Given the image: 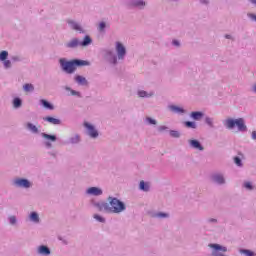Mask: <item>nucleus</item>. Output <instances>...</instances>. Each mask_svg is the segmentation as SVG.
<instances>
[{"label": "nucleus", "instance_id": "nucleus-1", "mask_svg": "<svg viewBox=\"0 0 256 256\" xmlns=\"http://www.w3.org/2000/svg\"><path fill=\"white\" fill-rule=\"evenodd\" d=\"M109 203L101 202L96 204L98 211H106V213H122L125 211V204L117 198H108Z\"/></svg>", "mask_w": 256, "mask_h": 256}, {"label": "nucleus", "instance_id": "nucleus-2", "mask_svg": "<svg viewBox=\"0 0 256 256\" xmlns=\"http://www.w3.org/2000/svg\"><path fill=\"white\" fill-rule=\"evenodd\" d=\"M60 65L62 67V70L65 71V73H68L71 75V73H75L77 70V67H85L86 65H89V62L85 60H71L67 61L65 59H60Z\"/></svg>", "mask_w": 256, "mask_h": 256}, {"label": "nucleus", "instance_id": "nucleus-3", "mask_svg": "<svg viewBox=\"0 0 256 256\" xmlns=\"http://www.w3.org/2000/svg\"><path fill=\"white\" fill-rule=\"evenodd\" d=\"M238 128V131H247V126L245 125V120L243 118L234 119H227L226 120V127L228 129H233V127Z\"/></svg>", "mask_w": 256, "mask_h": 256}, {"label": "nucleus", "instance_id": "nucleus-4", "mask_svg": "<svg viewBox=\"0 0 256 256\" xmlns=\"http://www.w3.org/2000/svg\"><path fill=\"white\" fill-rule=\"evenodd\" d=\"M87 47V45H91V37L85 36L84 41L80 42L77 38L72 39L70 42L66 44V47L70 49H74L75 47Z\"/></svg>", "mask_w": 256, "mask_h": 256}, {"label": "nucleus", "instance_id": "nucleus-5", "mask_svg": "<svg viewBox=\"0 0 256 256\" xmlns=\"http://www.w3.org/2000/svg\"><path fill=\"white\" fill-rule=\"evenodd\" d=\"M116 51L119 59H123V57H125V54L127 53V51L125 50V46H123L121 42L116 43Z\"/></svg>", "mask_w": 256, "mask_h": 256}, {"label": "nucleus", "instance_id": "nucleus-6", "mask_svg": "<svg viewBox=\"0 0 256 256\" xmlns=\"http://www.w3.org/2000/svg\"><path fill=\"white\" fill-rule=\"evenodd\" d=\"M84 127L88 129L90 137H93V138L99 137V133L97 132V130H95V127H93V125L86 122L84 123Z\"/></svg>", "mask_w": 256, "mask_h": 256}, {"label": "nucleus", "instance_id": "nucleus-7", "mask_svg": "<svg viewBox=\"0 0 256 256\" xmlns=\"http://www.w3.org/2000/svg\"><path fill=\"white\" fill-rule=\"evenodd\" d=\"M14 183L18 187H25L26 189H28V187H31V183L28 182L27 179H16Z\"/></svg>", "mask_w": 256, "mask_h": 256}, {"label": "nucleus", "instance_id": "nucleus-8", "mask_svg": "<svg viewBox=\"0 0 256 256\" xmlns=\"http://www.w3.org/2000/svg\"><path fill=\"white\" fill-rule=\"evenodd\" d=\"M88 195H103V191L97 187H91L87 190Z\"/></svg>", "mask_w": 256, "mask_h": 256}, {"label": "nucleus", "instance_id": "nucleus-9", "mask_svg": "<svg viewBox=\"0 0 256 256\" xmlns=\"http://www.w3.org/2000/svg\"><path fill=\"white\" fill-rule=\"evenodd\" d=\"M75 81L78 85H88L87 79L81 75H76Z\"/></svg>", "mask_w": 256, "mask_h": 256}, {"label": "nucleus", "instance_id": "nucleus-10", "mask_svg": "<svg viewBox=\"0 0 256 256\" xmlns=\"http://www.w3.org/2000/svg\"><path fill=\"white\" fill-rule=\"evenodd\" d=\"M44 121H48V123H51L52 125H61V120L51 116L45 117Z\"/></svg>", "mask_w": 256, "mask_h": 256}, {"label": "nucleus", "instance_id": "nucleus-11", "mask_svg": "<svg viewBox=\"0 0 256 256\" xmlns=\"http://www.w3.org/2000/svg\"><path fill=\"white\" fill-rule=\"evenodd\" d=\"M190 145L193 147V149H198V151H203V146H201V143L197 140H190Z\"/></svg>", "mask_w": 256, "mask_h": 256}, {"label": "nucleus", "instance_id": "nucleus-12", "mask_svg": "<svg viewBox=\"0 0 256 256\" xmlns=\"http://www.w3.org/2000/svg\"><path fill=\"white\" fill-rule=\"evenodd\" d=\"M213 181H215V183H218L219 185H223V183H225V178H223V175L221 174H215L213 176Z\"/></svg>", "mask_w": 256, "mask_h": 256}, {"label": "nucleus", "instance_id": "nucleus-13", "mask_svg": "<svg viewBox=\"0 0 256 256\" xmlns=\"http://www.w3.org/2000/svg\"><path fill=\"white\" fill-rule=\"evenodd\" d=\"M209 247H211V249H215V251H223V253L227 252V248L219 244H209Z\"/></svg>", "mask_w": 256, "mask_h": 256}, {"label": "nucleus", "instance_id": "nucleus-14", "mask_svg": "<svg viewBox=\"0 0 256 256\" xmlns=\"http://www.w3.org/2000/svg\"><path fill=\"white\" fill-rule=\"evenodd\" d=\"M38 252L40 255H51V250L47 246H40Z\"/></svg>", "mask_w": 256, "mask_h": 256}, {"label": "nucleus", "instance_id": "nucleus-15", "mask_svg": "<svg viewBox=\"0 0 256 256\" xmlns=\"http://www.w3.org/2000/svg\"><path fill=\"white\" fill-rule=\"evenodd\" d=\"M191 117H192V119H195V121H199V119H201V117H203V113L202 112H192Z\"/></svg>", "mask_w": 256, "mask_h": 256}, {"label": "nucleus", "instance_id": "nucleus-16", "mask_svg": "<svg viewBox=\"0 0 256 256\" xmlns=\"http://www.w3.org/2000/svg\"><path fill=\"white\" fill-rule=\"evenodd\" d=\"M27 129H29V131H32V133H39V129L37 128V126L33 125L32 123H27Z\"/></svg>", "mask_w": 256, "mask_h": 256}, {"label": "nucleus", "instance_id": "nucleus-17", "mask_svg": "<svg viewBox=\"0 0 256 256\" xmlns=\"http://www.w3.org/2000/svg\"><path fill=\"white\" fill-rule=\"evenodd\" d=\"M41 103L43 107H45V109H50L51 111H53L54 109L53 105L49 103L47 100H41Z\"/></svg>", "mask_w": 256, "mask_h": 256}, {"label": "nucleus", "instance_id": "nucleus-18", "mask_svg": "<svg viewBox=\"0 0 256 256\" xmlns=\"http://www.w3.org/2000/svg\"><path fill=\"white\" fill-rule=\"evenodd\" d=\"M30 219L31 221H34V223H39V214H37L36 212H32L30 214Z\"/></svg>", "mask_w": 256, "mask_h": 256}, {"label": "nucleus", "instance_id": "nucleus-19", "mask_svg": "<svg viewBox=\"0 0 256 256\" xmlns=\"http://www.w3.org/2000/svg\"><path fill=\"white\" fill-rule=\"evenodd\" d=\"M68 23L71 25V28L74 29V31H81V26H79V24L73 21H69Z\"/></svg>", "mask_w": 256, "mask_h": 256}, {"label": "nucleus", "instance_id": "nucleus-20", "mask_svg": "<svg viewBox=\"0 0 256 256\" xmlns=\"http://www.w3.org/2000/svg\"><path fill=\"white\" fill-rule=\"evenodd\" d=\"M185 127H188V129H196L197 128V124H195V122H191V121H186L184 123Z\"/></svg>", "mask_w": 256, "mask_h": 256}, {"label": "nucleus", "instance_id": "nucleus-21", "mask_svg": "<svg viewBox=\"0 0 256 256\" xmlns=\"http://www.w3.org/2000/svg\"><path fill=\"white\" fill-rule=\"evenodd\" d=\"M24 91H26V93H29V91H34L35 87L33 86V84H25L23 86Z\"/></svg>", "mask_w": 256, "mask_h": 256}, {"label": "nucleus", "instance_id": "nucleus-22", "mask_svg": "<svg viewBox=\"0 0 256 256\" xmlns=\"http://www.w3.org/2000/svg\"><path fill=\"white\" fill-rule=\"evenodd\" d=\"M171 111L174 113H185V110L183 108L177 107V106H170Z\"/></svg>", "mask_w": 256, "mask_h": 256}, {"label": "nucleus", "instance_id": "nucleus-23", "mask_svg": "<svg viewBox=\"0 0 256 256\" xmlns=\"http://www.w3.org/2000/svg\"><path fill=\"white\" fill-rule=\"evenodd\" d=\"M9 57V52L3 50L0 52V61H5Z\"/></svg>", "mask_w": 256, "mask_h": 256}, {"label": "nucleus", "instance_id": "nucleus-24", "mask_svg": "<svg viewBox=\"0 0 256 256\" xmlns=\"http://www.w3.org/2000/svg\"><path fill=\"white\" fill-rule=\"evenodd\" d=\"M42 137H44V139H49L50 141H57V137H55V135L42 133Z\"/></svg>", "mask_w": 256, "mask_h": 256}, {"label": "nucleus", "instance_id": "nucleus-25", "mask_svg": "<svg viewBox=\"0 0 256 256\" xmlns=\"http://www.w3.org/2000/svg\"><path fill=\"white\" fill-rule=\"evenodd\" d=\"M140 189L142 191H149V184H145V181L140 182Z\"/></svg>", "mask_w": 256, "mask_h": 256}, {"label": "nucleus", "instance_id": "nucleus-26", "mask_svg": "<svg viewBox=\"0 0 256 256\" xmlns=\"http://www.w3.org/2000/svg\"><path fill=\"white\" fill-rule=\"evenodd\" d=\"M240 253H242L243 255H246V256H255L254 252L251 250L242 249V250H240Z\"/></svg>", "mask_w": 256, "mask_h": 256}, {"label": "nucleus", "instance_id": "nucleus-27", "mask_svg": "<svg viewBox=\"0 0 256 256\" xmlns=\"http://www.w3.org/2000/svg\"><path fill=\"white\" fill-rule=\"evenodd\" d=\"M13 106L17 109L21 106V99L15 98L13 101Z\"/></svg>", "mask_w": 256, "mask_h": 256}, {"label": "nucleus", "instance_id": "nucleus-28", "mask_svg": "<svg viewBox=\"0 0 256 256\" xmlns=\"http://www.w3.org/2000/svg\"><path fill=\"white\" fill-rule=\"evenodd\" d=\"M94 219H96V221H99L100 223H105V218L101 217L100 215L95 214Z\"/></svg>", "mask_w": 256, "mask_h": 256}, {"label": "nucleus", "instance_id": "nucleus-29", "mask_svg": "<svg viewBox=\"0 0 256 256\" xmlns=\"http://www.w3.org/2000/svg\"><path fill=\"white\" fill-rule=\"evenodd\" d=\"M136 7H145V2L143 0H138L135 2Z\"/></svg>", "mask_w": 256, "mask_h": 256}, {"label": "nucleus", "instance_id": "nucleus-30", "mask_svg": "<svg viewBox=\"0 0 256 256\" xmlns=\"http://www.w3.org/2000/svg\"><path fill=\"white\" fill-rule=\"evenodd\" d=\"M170 135L171 137H175V138L180 137L179 131H175V130L170 131Z\"/></svg>", "mask_w": 256, "mask_h": 256}, {"label": "nucleus", "instance_id": "nucleus-31", "mask_svg": "<svg viewBox=\"0 0 256 256\" xmlns=\"http://www.w3.org/2000/svg\"><path fill=\"white\" fill-rule=\"evenodd\" d=\"M4 67L6 69H9V67H11V61L10 60H4Z\"/></svg>", "mask_w": 256, "mask_h": 256}, {"label": "nucleus", "instance_id": "nucleus-32", "mask_svg": "<svg viewBox=\"0 0 256 256\" xmlns=\"http://www.w3.org/2000/svg\"><path fill=\"white\" fill-rule=\"evenodd\" d=\"M234 163H236L237 165H238V167H241V158H239V157H235L234 158Z\"/></svg>", "mask_w": 256, "mask_h": 256}, {"label": "nucleus", "instance_id": "nucleus-33", "mask_svg": "<svg viewBox=\"0 0 256 256\" xmlns=\"http://www.w3.org/2000/svg\"><path fill=\"white\" fill-rule=\"evenodd\" d=\"M10 223H11V225H15V223H17V218H15V216H11Z\"/></svg>", "mask_w": 256, "mask_h": 256}, {"label": "nucleus", "instance_id": "nucleus-34", "mask_svg": "<svg viewBox=\"0 0 256 256\" xmlns=\"http://www.w3.org/2000/svg\"><path fill=\"white\" fill-rule=\"evenodd\" d=\"M139 97H149L145 91L138 92Z\"/></svg>", "mask_w": 256, "mask_h": 256}, {"label": "nucleus", "instance_id": "nucleus-35", "mask_svg": "<svg viewBox=\"0 0 256 256\" xmlns=\"http://www.w3.org/2000/svg\"><path fill=\"white\" fill-rule=\"evenodd\" d=\"M147 121L150 123V125H157V121L153 120L152 118H147Z\"/></svg>", "mask_w": 256, "mask_h": 256}, {"label": "nucleus", "instance_id": "nucleus-36", "mask_svg": "<svg viewBox=\"0 0 256 256\" xmlns=\"http://www.w3.org/2000/svg\"><path fill=\"white\" fill-rule=\"evenodd\" d=\"M244 187H245L246 189H253V186L251 185V182H246V183L244 184Z\"/></svg>", "mask_w": 256, "mask_h": 256}, {"label": "nucleus", "instance_id": "nucleus-37", "mask_svg": "<svg viewBox=\"0 0 256 256\" xmlns=\"http://www.w3.org/2000/svg\"><path fill=\"white\" fill-rule=\"evenodd\" d=\"M207 125H210V127H213V120L211 118H206Z\"/></svg>", "mask_w": 256, "mask_h": 256}, {"label": "nucleus", "instance_id": "nucleus-38", "mask_svg": "<svg viewBox=\"0 0 256 256\" xmlns=\"http://www.w3.org/2000/svg\"><path fill=\"white\" fill-rule=\"evenodd\" d=\"M105 27H106L105 22H101V23L99 24V30H100V31H103V29H105Z\"/></svg>", "mask_w": 256, "mask_h": 256}, {"label": "nucleus", "instance_id": "nucleus-39", "mask_svg": "<svg viewBox=\"0 0 256 256\" xmlns=\"http://www.w3.org/2000/svg\"><path fill=\"white\" fill-rule=\"evenodd\" d=\"M158 217H169V214H165V213H159Z\"/></svg>", "mask_w": 256, "mask_h": 256}, {"label": "nucleus", "instance_id": "nucleus-40", "mask_svg": "<svg viewBox=\"0 0 256 256\" xmlns=\"http://www.w3.org/2000/svg\"><path fill=\"white\" fill-rule=\"evenodd\" d=\"M173 45H176V47H179V41L174 40V41H173Z\"/></svg>", "mask_w": 256, "mask_h": 256}, {"label": "nucleus", "instance_id": "nucleus-41", "mask_svg": "<svg viewBox=\"0 0 256 256\" xmlns=\"http://www.w3.org/2000/svg\"><path fill=\"white\" fill-rule=\"evenodd\" d=\"M71 95H79V92L71 90Z\"/></svg>", "mask_w": 256, "mask_h": 256}, {"label": "nucleus", "instance_id": "nucleus-42", "mask_svg": "<svg viewBox=\"0 0 256 256\" xmlns=\"http://www.w3.org/2000/svg\"><path fill=\"white\" fill-rule=\"evenodd\" d=\"M252 139H256V131L252 132Z\"/></svg>", "mask_w": 256, "mask_h": 256}, {"label": "nucleus", "instance_id": "nucleus-43", "mask_svg": "<svg viewBox=\"0 0 256 256\" xmlns=\"http://www.w3.org/2000/svg\"><path fill=\"white\" fill-rule=\"evenodd\" d=\"M165 129H167V127H165V126H162V127L159 128L160 131H163Z\"/></svg>", "mask_w": 256, "mask_h": 256}, {"label": "nucleus", "instance_id": "nucleus-44", "mask_svg": "<svg viewBox=\"0 0 256 256\" xmlns=\"http://www.w3.org/2000/svg\"><path fill=\"white\" fill-rule=\"evenodd\" d=\"M251 3H253L254 5H256V0H250Z\"/></svg>", "mask_w": 256, "mask_h": 256}, {"label": "nucleus", "instance_id": "nucleus-45", "mask_svg": "<svg viewBox=\"0 0 256 256\" xmlns=\"http://www.w3.org/2000/svg\"><path fill=\"white\" fill-rule=\"evenodd\" d=\"M231 38V36H229V35H226V39H230Z\"/></svg>", "mask_w": 256, "mask_h": 256}, {"label": "nucleus", "instance_id": "nucleus-46", "mask_svg": "<svg viewBox=\"0 0 256 256\" xmlns=\"http://www.w3.org/2000/svg\"><path fill=\"white\" fill-rule=\"evenodd\" d=\"M66 89H67V91H71V88H69V87H66Z\"/></svg>", "mask_w": 256, "mask_h": 256}]
</instances>
